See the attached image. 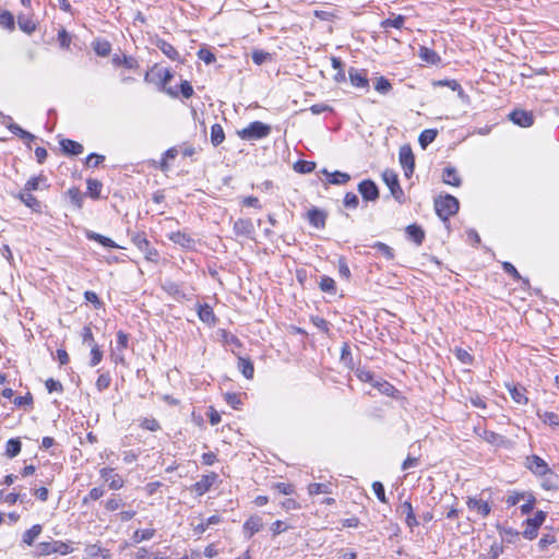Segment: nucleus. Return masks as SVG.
Wrapping results in <instances>:
<instances>
[{"label":"nucleus","instance_id":"obj_13","mask_svg":"<svg viewBox=\"0 0 559 559\" xmlns=\"http://www.w3.org/2000/svg\"><path fill=\"white\" fill-rule=\"evenodd\" d=\"M217 477V474L214 472H211L207 475H203L201 479L193 485L194 492L198 496H203L211 489L213 484L216 481Z\"/></svg>","mask_w":559,"mask_h":559},{"label":"nucleus","instance_id":"obj_64","mask_svg":"<svg viewBox=\"0 0 559 559\" xmlns=\"http://www.w3.org/2000/svg\"><path fill=\"white\" fill-rule=\"evenodd\" d=\"M510 394L518 404H526L528 401L521 389L513 388L510 390Z\"/></svg>","mask_w":559,"mask_h":559},{"label":"nucleus","instance_id":"obj_47","mask_svg":"<svg viewBox=\"0 0 559 559\" xmlns=\"http://www.w3.org/2000/svg\"><path fill=\"white\" fill-rule=\"evenodd\" d=\"M539 418L549 426H559V416L552 412L538 413Z\"/></svg>","mask_w":559,"mask_h":559},{"label":"nucleus","instance_id":"obj_57","mask_svg":"<svg viewBox=\"0 0 559 559\" xmlns=\"http://www.w3.org/2000/svg\"><path fill=\"white\" fill-rule=\"evenodd\" d=\"M104 160H105V156L104 155L92 153V154H90L86 157L85 165L87 167H97Z\"/></svg>","mask_w":559,"mask_h":559},{"label":"nucleus","instance_id":"obj_51","mask_svg":"<svg viewBox=\"0 0 559 559\" xmlns=\"http://www.w3.org/2000/svg\"><path fill=\"white\" fill-rule=\"evenodd\" d=\"M111 383V378L109 373H102L96 381V389L99 392H103L104 390L108 389Z\"/></svg>","mask_w":559,"mask_h":559},{"label":"nucleus","instance_id":"obj_26","mask_svg":"<svg viewBox=\"0 0 559 559\" xmlns=\"http://www.w3.org/2000/svg\"><path fill=\"white\" fill-rule=\"evenodd\" d=\"M169 239L177 245L182 247H191L193 245V239L183 231H175L169 235Z\"/></svg>","mask_w":559,"mask_h":559},{"label":"nucleus","instance_id":"obj_21","mask_svg":"<svg viewBox=\"0 0 559 559\" xmlns=\"http://www.w3.org/2000/svg\"><path fill=\"white\" fill-rule=\"evenodd\" d=\"M406 234L417 246H420L425 239L424 229L416 224L408 225Z\"/></svg>","mask_w":559,"mask_h":559},{"label":"nucleus","instance_id":"obj_17","mask_svg":"<svg viewBox=\"0 0 559 559\" xmlns=\"http://www.w3.org/2000/svg\"><path fill=\"white\" fill-rule=\"evenodd\" d=\"M466 503L471 510H475L483 518H486L487 515H489V513L491 511V508L488 504V502H486L481 499L468 498Z\"/></svg>","mask_w":559,"mask_h":559},{"label":"nucleus","instance_id":"obj_55","mask_svg":"<svg viewBox=\"0 0 559 559\" xmlns=\"http://www.w3.org/2000/svg\"><path fill=\"white\" fill-rule=\"evenodd\" d=\"M341 360L346 364L347 366H350L353 365V357H352V352H350V347L347 343H344L343 346H342V349H341Z\"/></svg>","mask_w":559,"mask_h":559},{"label":"nucleus","instance_id":"obj_4","mask_svg":"<svg viewBox=\"0 0 559 559\" xmlns=\"http://www.w3.org/2000/svg\"><path fill=\"white\" fill-rule=\"evenodd\" d=\"M546 520V512L537 511L533 518L526 520V528L523 532V536L532 540L537 537L538 528Z\"/></svg>","mask_w":559,"mask_h":559},{"label":"nucleus","instance_id":"obj_53","mask_svg":"<svg viewBox=\"0 0 559 559\" xmlns=\"http://www.w3.org/2000/svg\"><path fill=\"white\" fill-rule=\"evenodd\" d=\"M343 203L347 209H356L359 204V199L356 193L347 192L344 197Z\"/></svg>","mask_w":559,"mask_h":559},{"label":"nucleus","instance_id":"obj_49","mask_svg":"<svg viewBox=\"0 0 559 559\" xmlns=\"http://www.w3.org/2000/svg\"><path fill=\"white\" fill-rule=\"evenodd\" d=\"M140 426L143 429L150 430V431H157L160 429L159 423L153 418V417H145L141 420Z\"/></svg>","mask_w":559,"mask_h":559},{"label":"nucleus","instance_id":"obj_32","mask_svg":"<svg viewBox=\"0 0 559 559\" xmlns=\"http://www.w3.org/2000/svg\"><path fill=\"white\" fill-rule=\"evenodd\" d=\"M22 449V443L19 439H10L7 442L5 447V455L10 459L15 457Z\"/></svg>","mask_w":559,"mask_h":559},{"label":"nucleus","instance_id":"obj_56","mask_svg":"<svg viewBox=\"0 0 559 559\" xmlns=\"http://www.w3.org/2000/svg\"><path fill=\"white\" fill-rule=\"evenodd\" d=\"M198 57L206 64H211L216 60L214 53L205 48H202L198 51Z\"/></svg>","mask_w":559,"mask_h":559},{"label":"nucleus","instance_id":"obj_1","mask_svg":"<svg viewBox=\"0 0 559 559\" xmlns=\"http://www.w3.org/2000/svg\"><path fill=\"white\" fill-rule=\"evenodd\" d=\"M459 200L451 194L440 195L435 200L436 213L444 223L459 211Z\"/></svg>","mask_w":559,"mask_h":559},{"label":"nucleus","instance_id":"obj_35","mask_svg":"<svg viewBox=\"0 0 559 559\" xmlns=\"http://www.w3.org/2000/svg\"><path fill=\"white\" fill-rule=\"evenodd\" d=\"M437 136V130L426 129L419 135V144L423 148H426L430 143L435 141Z\"/></svg>","mask_w":559,"mask_h":559},{"label":"nucleus","instance_id":"obj_50","mask_svg":"<svg viewBox=\"0 0 559 559\" xmlns=\"http://www.w3.org/2000/svg\"><path fill=\"white\" fill-rule=\"evenodd\" d=\"M132 242L134 243V246L138 247L139 250L141 251H146L148 250V240L146 239L145 235L144 234H135L133 237H132Z\"/></svg>","mask_w":559,"mask_h":559},{"label":"nucleus","instance_id":"obj_23","mask_svg":"<svg viewBox=\"0 0 559 559\" xmlns=\"http://www.w3.org/2000/svg\"><path fill=\"white\" fill-rule=\"evenodd\" d=\"M86 238L90 240H94L107 248H119V246L112 239L100 234H97L95 231H86Z\"/></svg>","mask_w":559,"mask_h":559},{"label":"nucleus","instance_id":"obj_59","mask_svg":"<svg viewBox=\"0 0 559 559\" xmlns=\"http://www.w3.org/2000/svg\"><path fill=\"white\" fill-rule=\"evenodd\" d=\"M55 554L68 555L72 552V548L64 542L53 540Z\"/></svg>","mask_w":559,"mask_h":559},{"label":"nucleus","instance_id":"obj_39","mask_svg":"<svg viewBox=\"0 0 559 559\" xmlns=\"http://www.w3.org/2000/svg\"><path fill=\"white\" fill-rule=\"evenodd\" d=\"M155 535L154 528H145V530H138L133 534V542L134 543H141L143 540H148Z\"/></svg>","mask_w":559,"mask_h":559},{"label":"nucleus","instance_id":"obj_20","mask_svg":"<svg viewBox=\"0 0 559 559\" xmlns=\"http://www.w3.org/2000/svg\"><path fill=\"white\" fill-rule=\"evenodd\" d=\"M154 44L169 59H171L174 61L179 59V52L168 41H166L162 38H157Z\"/></svg>","mask_w":559,"mask_h":559},{"label":"nucleus","instance_id":"obj_19","mask_svg":"<svg viewBox=\"0 0 559 559\" xmlns=\"http://www.w3.org/2000/svg\"><path fill=\"white\" fill-rule=\"evenodd\" d=\"M17 198L27 207L32 209L35 212H40L41 204L31 192L22 189L17 194Z\"/></svg>","mask_w":559,"mask_h":559},{"label":"nucleus","instance_id":"obj_24","mask_svg":"<svg viewBox=\"0 0 559 559\" xmlns=\"http://www.w3.org/2000/svg\"><path fill=\"white\" fill-rule=\"evenodd\" d=\"M43 527L40 524L33 525L29 530L25 531L22 536V542L32 546L35 539L41 534Z\"/></svg>","mask_w":559,"mask_h":559},{"label":"nucleus","instance_id":"obj_60","mask_svg":"<svg viewBox=\"0 0 559 559\" xmlns=\"http://www.w3.org/2000/svg\"><path fill=\"white\" fill-rule=\"evenodd\" d=\"M356 376L362 382H370L371 384H373V382L376 381L373 378V373L368 369H357Z\"/></svg>","mask_w":559,"mask_h":559},{"label":"nucleus","instance_id":"obj_8","mask_svg":"<svg viewBox=\"0 0 559 559\" xmlns=\"http://www.w3.org/2000/svg\"><path fill=\"white\" fill-rule=\"evenodd\" d=\"M358 192L365 201H376L379 198L378 186L371 179H365L359 182Z\"/></svg>","mask_w":559,"mask_h":559},{"label":"nucleus","instance_id":"obj_46","mask_svg":"<svg viewBox=\"0 0 559 559\" xmlns=\"http://www.w3.org/2000/svg\"><path fill=\"white\" fill-rule=\"evenodd\" d=\"M103 359V352L100 350L99 346L97 344H93L91 346V361L90 366L95 367L97 366Z\"/></svg>","mask_w":559,"mask_h":559},{"label":"nucleus","instance_id":"obj_3","mask_svg":"<svg viewBox=\"0 0 559 559\" xmlns=\"http://www.w3.org/2000/svg\"><path fill=\"white\" fill-rule=\"evenodd\" d=\"M382 180L390 189L392 197L399 203H404V191L400 186L397 174L392 169H385L382 173Z\"/></svg>","mask_w":559,"mask_h":559},{"label":"nucleus","instance_id":"obj_37","mask_svg":"<svg viewBox=\"0 0 559 559\" xmlns=\"http://www.w3.org/2000/svg\"><path fill=\"white\" fill-rule=\"evenodd\" d=\"M372 385L386 396H392L395 392V388L382 379H377Z\"/></svg>","mask_w":559,"mask_h":559},{"label":"nucleus","instance_id":"obj_36","mask_svg":"<svg viewBox=\"0 0 559 559\" xmlns=\"http://www.w3.org/2000/svg\"><path fill=\"white\" fill-rule=\"evenodd\" d=\"M406 17L404 15H396L394 19H386L381 22L382 28L394 27L397 29L403 28Z\"/></svg>","mask_w":559,"mask_h":559},{"label":"nucleus","instance_id":"obj_18","mask_svg":"<svg viewBox=\"0 0 559 559\" xmlns=\"http://www.w3.org/2000/svg\"><path fill=\"white\" fill-rule=\"evenodd\" d=\"M198 317L202 322L209 325H214L216 323L214 311L207 304L198 305Z\"/></svg>","mask_w":559,"mask_h":559},{"label":"nucleus","instance_id":"obj_54","mask_svg":"<svg viewBox=\"0 0 559 559\" xmlns=\"http://www.w3.org/2000/svg\"><path fill=\"white\" fill-rule=\"evenodd\" d=\"M84 298L86 301L93 304L95 309H99L103 307L102 300L98 298L97 294L92 290H86L84 293Z\"/></svg>","mask_w":559,"mask_h":559},{"label":"nucleus","instance_id":"obj_62","mask_svg":"<svg viewBox=\"0 0 559 559\" xmlns=\"http://www.w3.org/2000/svg\"><path fill=\"white\" fill-rule=\"evenodd\" d=\"M13 403L17 407L32 406L33 405V396L31 393H27L24 396L15 397Z\"/></svg>","mask_w":559,"mask_h":559},{"label":"nucleus","instance_id":"obj_63","mask_svg":"<svg viewBox=\"0 0 559 559\" xmlns=\"http://www.w3.org/2000/svg\"><path fill=\"white\" fill-rule=\"evenodd\" d=\"M372 489H373V492L374 495L377 496V498L381 501V502H386V498H385V490H384V486L382 483L380 481H374L372 484Z\"/></svg>","mask_w":559,"mask_h":559},{"label":"nucleus","instance_id":"obj_7","mask_svg":"<svg viewBox=\"0 0 559 559\" xmlns=\"http://www.w3.org/2000/svg\"><path fill=\"white\" fill-rule=\"evenodd\" d=\"M233 230L238 237L252 239L255 233L254 225L250 218H238L234 222Z\"/></svg>","mask_w":559,"mask_h":559},{"label":"nucleus","instance_id":"obj_15","mask_svg":"<svg viewBox=\"0 0 559 559\" xmlns=\"http://www.w3.org/2000/svg\"><path fill=\"white\" fill-rule=\"evenodd\" d=\"M59 144L63 154L69 156H78L84 151V147L81 143L70 139H62Z\"/></svg>","mask_w":559,"mask_h":559},{"label":"nucleus","instance_id":"obj_22","mask_svg":"<svg viewBox=\"0 0 559 559\" xmlns=\"http://www.w3.org/2000/svg\"><path fill=\"white\" fill-rule=\"evenodd\" d=\"M443 182L453 187L461 186V178L454 167H445L443 170Z\"/></svg>","mask_w":559,"mask_h":559},{"label":"nucleus","instance_id":"obj_14","mask_svg":"<svg viewBox=\"0 0 559 559\" xmlns=\"http://www.w3.org/2000/svg\"><path fill=\"white\" fill-rule=\"evenodd\" d=\"M162 288L165 293H167L169 296H171L177 301L187 299V295L183 292L181 285L176 282L166 281L165 283H163Z\"/></svg>","mask_w":559,"mask_h":559},{"label":"nucleus","instance_id":"obj_31","mask_svg":"<svg viewBox=\"0 0 559 559\" xmlns=\"http://www.w3.org/2000/svg\"><path fill=\"white\" fill-rule=\"evenodd\" d=\"M238 367L245 378H247V379L253 378L254 367L250 359L240 357L239 361H238Z\"/></svg>","mask_w":559,"mask_h":559},{"label":"nucleus","instance_id":"obj_45","mask_svg":"<svg viewBox=\"0 0 559 559\" xmlns=\"http://www.w3.org/2000/svg\"><path fill=\"white\" fill-rule=\"evenodd\" d=\"M252 60L255 64L261 66L264 62L272 60V55L263 50H254L252 52Z\"/></svg>","mask_w":559,"mask_h":559},{"label":"nucleus","instance_id":"obj_12","mask_svg":"<svg viewBox=\"0 0 559 559\" xmlns=\"http://www.w3.org/2000/svg\"><path fill=\"white\" fill-rule=\"evenodd\" d=\"M510 120L520 127L527 128L533 126L534 116L531 111H526L523 109H515L509 115Z\"/></svg>","mask_w":559,"mask_h":559},{"label":"nucleus","instance_id":"obj_58","mask_svg":"<svg viewBox=\"0 0 559 559\" xmlns=\"http://www.w3.org/2000/svg\"><path fill=\"white\" fill-rule=\"evenodd\" d=\"M314 167H316V164L313 162H307V160L298 162L295 165V169L302 174L311 173L314 169Z\"/></svg>","mask_w":559,"mask_h":559},{"label":"nucleus","instance_id":"obj_5","mask_svg":"<svg viewBox=\"0 0 559 559\" xmlns=\"http://www.w3.org/2000/svg\"><path fill=\"white\" fill-rule=\"evenodd\" d=\"M525 466L528 468L534 475L536 476H545L547 474H550L551 471L548 466V464L538 455H531L526 457Z\"/></svg>","mask_w":559,"mask_h":559},{"label":"nucleus","instance_id":"obj_10","mask_svg":"<svg viewBox=\"0 0 559 559\" xmlns=\"http://www.w3.org/2000/svg\"><path fill=\"white\" fill-rule=\"evenodd\" d=\"M264 526L263 519L260 515H251L242 525L245 536L250 539L255 533L260 532Z\"/></svg>","mask_w":559,"mask_h":559},{"label":"nucleus","instance_id":"obj_28","mask_svg":"<svg viewBox=\"0 0 559 559\" xmlns=\"http://www.w3.org/2000/svg\"><path fill=\"white\" fill-rule=\"evenodd\" d=\"M225 140V133L223 127L219 123H215L211 128V143L213 146H218Z\"/></svg>","mask_w":559,"mask_h":559},{"label":"nucleus","instance_id":"obj_40","mask_svg":"<svg viewBox=\"0 0 559 559\" xmlns=\"http://www.w3.org/2000/svg\"><path fill=\"white\" fill-rule=\"evenodd\" d=\"M420 58L424 61L431 63V64H436L440 60V58L436 51H433L429 48H426V47L420 48Z\"/></svg>","mask_w":559,"mask_h":559},{"label":"nucleus","instance_id":"obj_2","mask_svg":"<svg viewBox=\"0 0 559 559\" xmlns=\"http://www.w3.org/2000/svg\"><path fill=\"white\" fill-rule=\"evenodd\" d=\"M271 131V126L261 121H253L249 123L248 127L239 130L237 133L242 140L255 141L269 136Z\"/></svg>","mask_w":559,"mask_h":559},{"label":"nucleus","instance_id":"obj_25","mask_svg":"<svg viewBox=\"0 0 559 559\" xmlns=\"http://www.w3.org/2000/svg\"><path fill=\"white\" fill-rule=\"evenodd\" d=\"M112 63L115 66H123L126 67L127 69H135L139 67V63H138V60L133 57H130V56H119V55H115L112 57Z\"/></svg>","mask_w":559,"mask_h":559},{"label":"nucleus","instance_id":"obj_34","mask_svg":"<svg viewBox=\"0 0 559 559\" xmlns=\"http://www.w3.org/2000/svg\"><path fill=\"white\" fill-rule=\"evenodd\" d=\"M47 181V178L46 176L44 175H39V176H36V177H32L29 178L26 183L24 185V188L23 190L25 191H28V192H32V191H35V190H38L39 189V186L41 183H46Z\"/></svg>","mask_w":559,"mask_h":559},{"label":"nucleus","instance_id":"obj_11","mask_svg":"<svg viewBox=\"0 0 559 559\" xmlns=\"http://www.w3.org/2000/svg\"><path fill=\"white\" fill-rule=\"evenodd\" d=\"M348 78L353 86L357 88H369V80L367 78V71L366 70H359L356 68H349L348 70Z\"/></svg>","mask_w":559,"mask_h":559},{"label":"nucleus","instance_id":"obj_29","mask_svg":"<svg viewBox=\"0 0 559 559\" xmlns=\"http://www.w3.org/2000/svg\"><path fill=\"white\" fill-rule=\"evenodd\" d=\"M323 173L330 177L329 182L332 185H345L350 179V176L348 174L338 170L332 174H330L328 170H324Z\"/></svg>","mask_w":559,"mask_h":559},{"label":"nucleus","instance_id":"obj_38","mask_svg":"<svg viewBox=\"0 0 559 559\" xmlns=\"http://www.w3.org/2000/svg\"><path fill=\"white\" fill-rule=\"evenodd\" d=\"M320 289L325 293L335 294L336 284L335 281L329 276H321L319 283Z\"/></svg>","mask_w":559,"mask_h":559},{"label":"nucleus","instance_id":"obj_41","mask_svg":"<svg viewBox=\"0 0 559 559\" xmlns=\"http://www.w3.org/2000/svg\"><path fill=\"white\" fill-rule=\"evenodd\" d=\"M68 195L71 202L79 209L83 205L84 195L79 188H71L68 190Z\"/></svg>","mask_w":559,"mask_h":559},{"label":"nucleus","instance_id":"obj_9","mask_svg":"<svg viewBox=\"0 0 559 559\" xmlns=\"http://www.w3.org/2000/svg\"><path fill=\"white\" fill-rule=\"evenodd\" d=\"M100 477L108 483L109 488L114 490H118L123 487V479L122 477L115 473V469L111 467H103L99 471Z\"/></svg>","mask_w":559,"mask_h":559},{"label":"nucleus","instance_id":"obj_33","mask_svg":"<svg viewBox=\"0 0 559 559\" xmlns=\"http://www.w3.org/2000/svg\"><path fill=\"white\" fill-rule=\"evenodd\" d=\"M94 51L99 57H107L111 51V45L107 40H96L93 43Z\"/></svg>","mask_w":559,"mask_h":559},{"label":"nucleus","instance_id":"obj_52","mask_svg":"<svg viewBox=\"0 0 559 559\" xmlns=\"http://www.w3.org/2000/svg\"><path fill=\"white\" fill-rule=\"evenodd\" d=\"M0 25L4 28H13L14 27V16L9 12L4 11L0 14Z\"/></svg>","mask_w":559,"mask_h":559},{"label":"nucleus","instance_id":"obj_61","mask_svg":"<svg viewBox=\"0 0 559 559\" xmlns=\"http://www.w3.org/2000/svg\"><path fill=\"white\" fill-rule=\"evenodd\" d=\"M123 506L122 499L118 496H112L106 502V509L108 511H116Z\"/></svg>","mask_w":559,"mask_h":559},{"label":"nucleus","instance_id":"obj_48","mask_svg":"<svg viewBox=\"0 0 559 559\" xmlns=\"http://www.w3.org/2000/svg\"><path fill=\"white\" fill-rule=\"evenodd\" d=\"M128 345H129V334H127L122 330H119L117 332L116 350L117 352H122L123 349H126L128 347Z\"/></svg>","mask_w":559,"mask_h":559},{"label":"nucleus","instance_id":"obj_27","mask_svg":"<svg viewBox=\"0 0 559 559\" xmlns=\"http://www.w3.org/2000/svg\"><path fill=\"white\" fill-rule=\"evenodd\" d=\"M51 554H55L53 540L41 542L35 546L34 556L36 557H44Z\"/></svg>","mask_w":559,"mask_h":559},{"label":"nucleus","instance_id":"obj_44","mask_svg":"<svg viewBox=\"0 0 559 559\" xmlns=\"http://www.w3.org/2000/svg\"><path fill=\"white\" fill-rule=\"evenodd\" d=\"M392 88V85L388 79L380 76L374 83V90L381 94H386Z\"/></svg>","mask_w":559,"mask_h":559},{"label":"nucleus","instance_id":"obj_30","mask_svg":"<svg viewBox=\"0 0 559 559\" xmlns=\"http://www.w3.org/2000/svg\"><path fill=\"white\" fill-rule=\"evenodd\" d=\"M86 185L88 195L94 200L99 199L103 183L97 179L90 178L86 180Z\"/></svg>","mask_w":559,"mask_h":559},{"label":"nucleus","instance_id":"obj_42","mask_svg":"<svg viewBox=\"0 0 559 559\" xmlns=\"http://www.w3.org/2000/svg\"><path fill=\"white\" fill-rule=\"evenodd\" d=\"M372 248L377 249L383 257H385L386 260H393L394 259V251L391 247L385 245L384 242L377 241Z\"/></svg>","mask_w":559,"mask_h":559},{"label":"nucleus","instance_id":"obj_43","mask_svg":"<svg viewBox=\"0 0 559 559\" xmlns=\"http://www.w3.org/2000/svg\"><path fill=\"white\" fill-rule=\"evenodd\" d=\"M309 495L330 493V485L321 483H312L308 486Z\"/></svg>","mask_w":559,"mask_h":559},{"label":"nucleus","instance_id":"obj_16","mask_svg":"<svg viewBox=\"0 0 559 559\" xmlns=\"http://www.w3.org/2000/svg\"><path fill=\"white\" fill-rule=\"evenodd\" d=\"M309 223L316 228H324L326 221V213L322 210L313 207L308 211Z\"/></svg>","mask_w":559,"mask_h":559},{"label":"nucleus","instance_id":"obj_6","mask_svg":"<svg viewBox=\"0 0 559 559\" xmlns=\"http://www.w3.org/2000/svg\"><path fill=\"white\" fill-rule=\"evenodd\" d=\"M401 166L404 169L405 176L411 177L415 168V156L409 145H403L399 153Z\"/></svg>","mask_w":559,"mask_h":559}]
</instances>
